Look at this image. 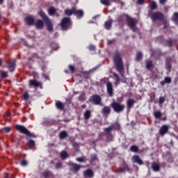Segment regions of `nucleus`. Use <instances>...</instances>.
Listing matches in <instances>:
<instances>
[{
    "label": "nucleus",
    "instance_id": "f257e3e1",
    "mask_svg": "<svg viewBox=\"0 0 178 178\" xmlns=\"http://www.w3.org/2000/svg\"><path fill=\"white\" fill-rule=\"evenodd\" d=\"M114 64L117 67L118 72L123 77V74L124 73V67L123 66V61L122 60V57L120 54L116 51L113 55Z\"/></svg>",
    "mask_w": 178,
    "mask_h": 178
},
{
    "label": "nucleus",
    "instance_id": "f03ea898",
    "mask_svg": "<svg viewBox=\"0 0 178 178\" xmlns=\"http://www.w3.org/2000/svg\"><path fill=\"white\" fill-rule=\"evenodd\" d=\"M111 106L116 113H120V112H123V111H124V104H120L118 102H113L111 104Z\"/></svg>",
    "mask_w": 178,
    "mask_h": 178
},
{
    "label": "nucleus",
    "instance_id": "7ed1b4c3",
    "mask_svg": "<svg viewBox=\"0 0 178 178\" xmlns=\"http://www.w3.org/2000/svg\"><path fill=\"white\" fill-rule=\"evenodd\" d=\"M127 22L129 27H130L132 31H137L138 29L137 26H136V24H137V19L131 17H128Z\"/></svg>",
    "mask_w": 178,
    "mask_h": 178
},
{
    "label": "nucleus",
    "instance_id": "20e7f679",
    "mask_svg": "<svg viewBox=\"0 0 178 178\" xmlns=\"http://www.w3.org/2000/svg\"><path fill=\"white\" fill-rule=\"evenodd\" d=\"M15 129L18 130L20 133H22V134H26V136H28L29 137H32L33 134L30 131H29V129H27L26 127L22 125H17L15 127Z\"/></svg>",
    "mask_w": 178,
    "mask_h": 178
},
{
    "label": "nucleus",
    "instance_id": "39448f33",
    "mask_svg": "<svg viewBox=\"0 0 178 178\" xmlns=\"http://www.w3.org/2000/svg\"><path fill=\"white\" fill-rule=\"evenodd\" d=\"M70 24H72V22H70V18L69 17L63 18L60 23L61 28L63 30L69 29V27H70Z\"/></svg>",
    "mask_w": 178,
    "mask_h": 178
},
{
    "label": "nucleus",
    "instance_id": "423d86ee",
    "mask_svg": "<svg viewBox=\"0 0 178 178\" xmlns=\"http://www.w3.org/2000/svg\"><path fill=\"white\" fill-rule=\"evenodd\" d=\"M89 101L95 104V105H100L102 99L101 98V97H99V95H95L90 97Z\"/></svg>",
    "mask_w": 178,
    "mask_h": 178
},
{
    "label": "nucleus",
    "instance_id": "0eeeda50",
    "mask_svg": "<svg viewBox=\"0 0 178 178\" xmlns=\"http://www.w3.org/2000/svg\"><path fill=\"white\" fill-rule=\"evenodd\" d=\"M152 19L154 22L155 20H162L163 19V14L162 13H154L152 15Z\"/></svg>",
    "mask_w": 178,
    "mask_h": 178
},
{
    "label": "nucleus",
    "instance_id": "6e6552de",
    "mask_svg": "<svg viewBox=\"0 0 178 178\" xmlns=\"http://www.w3.org/2000/svg\"><path fill=\"white\" fill-rule=\"evenodd\" d=\"M168 131H169V126L164 124L160 128L159 134L163 137V136L165 135Z\"/></svg>",
    "mask_w": 178,
    "mask_h": 178
},
{
    "label": "nucleus",
    "instance_id": "1a4fd4ad",
    "mask_svg": "<svg viewBox=\"0 0 178 178\" xmlns=\"http://www.w3.org/2000/svg\"><path fill=\"white\" fill-rule=\"evenodd\" d=\"M131 161L134 163H137L138 165H143V160L140 158L138 155H134L131 158Z\"/></svg>",
    "mask_w": 178,
    "mask_h": 178
},
{
    "label": "nucleus",
    "instance_id": "9d476101",
    "mask_svg": "<svg viewBox=\"0 0 178 178\" xmlns=\"http://www.w3.org/2000/svg\"><path fill=\"white\" fill-rule=\"evenodd\" d=\"M106 88L107 92L110 97H113V86H112V83L107 82L106 83Z\"/></svg>",
    "mask_w": 178,
    "mask_h": 178
},
{
    "label": "nucleus",
    "instance_id": "9b49d317",
    "mask_svg": "<svg viewBox=\"0 0 178 178\" xmlns=\"http://www.w3.org/2000/svg\"><path fill=\"white\" fill-rule=\"evenodd\" d=\"M24 22L29 26H33L34 25L35 19L33 16H28L24 19Z\"/></svg>",
    "mask_w": 178,
    "mask_h": 178
},
{
    "label": "nucleus",
    "instance_id": "f8f14e48",
    "mask_svg": "<svg viewBox=\"0 0 178 178\" xmlns=\"http://www.w3.org/2000/svg\"><path fill=\"white\" fill-rule=\"evenodd\" d=\"M74 15L75 16H76V17L78 19H81V17H83V16H84V12L83 11V10H77L75 8Z\"/></svg>",
    "mask_w": 178,
    "mask_h": 178
},
{
    "label": "nucleus",
    "instance_id": "ddd939ff",
    "mask_svg": "<svg viewBox=\"0 0 178 178\" xmlns=\"http://www.w3.org/2000/svg\"><path fill=\"white\" fill-rule=\"evenodd\" d=\"M102 113L104 116H109V114L111 113V108L108 106H104L102 109Z\"/></svg>",
    "mask_w": 178,
    "mask_h": 178
},
{
    "label": "nucleus",
    "instance_id": "4468645a",
    "mask_svg": "<svg viewBox=\"0 0 178 178\" xmlns=\"http://www.w3.org/2000/svg\"><path fill=\"white\" fill-rule=\"evenodd\" d=\"M76 7H73L72 8H67L65 10L64 13L66 16H72V15H74V10Z\"/></svg>",
    "mask_w": 178,
    "mask_h": 178
},
{
    "label": "nucleus",
    "instance_id": "2eb2a0df",
    "mask_svg": "<svg viewBox=\"0 0 178 178\" xmlns=\"http://www.w3.org/2000/svg\"><path fill=\"white\" fill-rule=\"evenodd\" d=\"M35 26L36 29H38V30H41L42 29L44 28V22H42V20L41 19H38L35 23Z\"/></svg>",
    "mask_w": 178,
    "mask_h": 178
},
{
    "label": "nucleus",
    "instance_id": "dca6fc26",
    "mask_svg": "<svg viewBox=\"0 0 178 178\" xmlns=\"http://www.w3.org/2000/svg\"><path fill=\"white\" fill-rule=\"evenodd\" d=\"M45 23L47 24L48 31L52 33L54 31V27L52 26V22H51V19H48L45 22Z\"/></svg>",
    "mask_w": 178,
    "mask_h": 178
},
{
    "label": "nucleus",
    "instance_id": "f3484780",
    "mask_svg": "<svg viewBox=\"0 0 178 178\" xmlns=\"http://www.w3.org/2000/svg\"><path fill=\"white\" fill-rule=\"evenodd\" d=\"M83 175L85 176V177H92V176H94V172H92V170L88 169L86 170V171H84Z\"/></svg>",
    "mask_w": 178,
    "mask_h": 178
},
{
    "label": "nucleus",
    "instance_id": "a211bd4d",
    "mask_svg": "<svg viewBox=\"0 0 178 178\" xmlns=\"http://www.w3.org/2000/svg\"><path fill=\"white\" fill-rule=\"evenodd\" d=\"M39 15L40 17H42L44 19V22L49 20V17L47 16V15L45 14V13H44V11H42V10H40L39 11Z\"/></svg>",
    "mask_w": 178,
    "mask_h": 178
},
{
    "label": "nucleus",
    "instance_id": "6ab92c4d",
    "mask_svg": "<svg viewBox=\"0 0 178 178\" xmlns=\"http://www.w3.org/2000/svg\"><path fill=\"white\" fill-rule=\"evenodd\" d=\"M159 164L158 163H152V169L154 170V172H159L160 169Z\"/></svg>",
    "mask_w": 178,
    "mask_h": 178
},
{
    "label": "nucleus",
    "instance_id": "aec40b11",
    "mask_svg": "<svg viewBox=\"0 0 178 178\" xmlns=\"http://www.w3.org/2000/svg\"><path fill=\"white\" fill-rule=\"evenodd\" d=\"M29 85L33 87H40L41 86V83L37 81L36 80H30Z\"/></svg>",
    "mask_w": 178,
    "mask_h": 178
},
{
    "label": "nucleus",
    "instance_id": "412c9836",
    "mask_svg": "<svg viewBox=\"0 0 178 178\" xmlns=\"http://www.w3.org/2000/svg\"><path fill=\"white\" fill-rule=\"evenodd\" d=\"M136 102V101L133 99H129L127 101V108L128 109H131V108H133V104Z\"/></svg>",
    "mask_w": 178,
    "mask_h": 178
},
{
    "label": "nucleus",
    "instance_id": "4be33fe9",
    "mask_svg": "<svg viewBox=\"0 0 178 178\" xmlns=\"http://www.w3.org/2000/svg\"><path fill=\"white\" fill-rule=\"evenodd\" d=\"M83 118L85 120H88L91 118V111L90 110H86L83 113Z\"/></svg>",
    "mask_w": 178,
    "mask_h": 178
},
{
    "label": "nucleus",
    "instance_id": "5701e85b",
    "mask_svg": "<svg viewBox=\"0 0 178 178\" xmlns=\"http://www.w3.org/2000/svg\"><path fill=\"white\" fill-rule=\"evenodd\" d=\"M81 168V166L79 165L78 164H72L71 165V170H74V172H79Z\"/></svg>",
    "mask_w": 178,
    "mask_h": 178
},
{
    "label": "nucleus",
    "instance_id": "b1692460",
    "mask_svg": "<svg viewBox=\"0 0 178 178\" xmlns=\"http://www.w3.org/2000/svg\"><path fill=\"white\" fill-rule=\"evenodd\" d=\"M104 27L106 30H111V27H112V20L106 21L104 23Z\"/></svg>",
    "mask_w": 178,
    "mask_h": 178
},
{
    "label": "nucleus",
    "instance_id": "393cba45",
    "mask_svg": "<svg viewBox=\"0 0 178 178\" xmlns=\"http://www.w3.org/2000/svg\"><path fill=\"white\" fill-rule=\"evenodd\" d=\"M15 64L13 62H8V68L9 69L10 72H13L15 69Z\"/></svg>",
    "mask_w": 178,
    "mask_h": 178
},
{
    "label": "nucleus",
    "instance_id": "a878e982",
    "mask_svg": "<svg viewBox=\"0 0 178 178\" xmlns=\"http://www.w3.org/2000/svg\"><path fill=\"white\" fill-rule=\"evenodd\" d=\"M59 137L60 140H64V138H66V137H67V132H66V131H60Z\"/></svg>",
    "mask_w": 178,
    "mask_h": 178
},
{
    "label": "nucleus",
    "instance_id": "bb28decb",
    "mask_svg": "<svg viewBox=\"0 0 178 178\" xmlns=\"http://www.w3.org/2000/svg\"><path fill=\"white\" fill-rule=\"evenodd\" d=\"M48 13L50 16H54V15H55V13H56V9L54 7H51L48 10Z\"/></svg>",
    "mask_w": 178,
    "mask_h": 178
},
{
    "label": "nucleus",
    "instance_id": "cd10ccee",
    "mask_svg": "<svg viewBox=\"0 0 178 178\" xmlns=\"http://www.w3.org/2000/svg\"><path fill=\"white\" fill-rule=\"evenodd\" d=\"M113 76L115 77V84L118 85L120 83V77L116 72H113Z\"/></svg>",
    "mask_w": 178,
    "mask_h": 178
},
{
    "label": "nucleus",
    "instance_id": "c85d7f7f",
    "mask_svg": "<svg viewBox=\"0 0 178 178\" xmlns=\"http://www.w3.org/2000/svg\"><path fill=\"white\" fill-rule=\"evenodd\" d=\"M172 20L175 22V24H178V13H174L172 15Z\"/></svg>",
    "mask_w": 178,
    "mask_h": 178
},
{
    "label": "nucleus",
    "instance_id": "c756f323",
    "mask_svg": "<svg viewBox=\"0 0 178 178\" xmlns=\"http://www.w3.org/2000/svg\"><path fill=\"white\" fill-rule=\"evenodd\" d=\"M100 2L105 6H111V0H100Z\"/></svg>",
    "mask_w": 178,
    "mask_h": 178
},
{
    "label": "nucleus",
    "instance_id": "7c9ffc66",
    "mask_svg": "<svg viewBox=\"0 0 178 178\" xmlns=\"http://www.w3.org/2000/svg\"><path fill=\"white\" fill-rule=\"evenodd\" d=\"M56 106L58 109H63L64 108L63 103H62V102H56Z\"/></svg>",
    "mask_w": 178,
    "mask_h": 178
},
{
    "label": "nucleus",
    "instance_id": "2f4dec72",
    "mask_svg": "<svg viewBox=\"0 0 178 178\" xmlns=\"http://www.w3.org/2000/svg\"><path fill=\"white\" fill-rule=\"evenodd\" d=\"M154 116L156 118V119H160V118L162 116V113H161V111H154Z\"/></svg>",
    "mask_w": 178,
    "mask_h": 178
},
{
    "label": "nucleus",
    "instance_id": "473e14b6",
    "mask_svg": "<svg viewBox=\"0 0 178 178\" xmlns=\"http://www.w3.org/2000/svg\"><path fill=\"white\" fill-rule=\"evenodd\" d=\"M42 175L45 178L52 177V174L49 171H44Z\"/></svg>",
    "mask_w": 178,
    "mask_h": 178
},
{
    "label": "nucleus",
    "instance_id": "72a5a7b5",
    "mask_svg": "<svg viewBox=\"0 0 178 178\" xmlns=\"http://www.w3.org/2000/svg\"><path fill=\"white\" fill-rule=\"evenodd\" d=\"M130 151H131V152H138V147L136 145H132L130 147Z\"/></svg>",
    "mask_w": 178,
    "mask_h": 178
},
{
    "label": "nucleus",
    "instance_id": "f704fd0d",
    "mask_svg": "<svg viewBox=\"0 0 178 178\" xmlns=\"http://www.w3.org/2000/svg\"><path fill=\"white\" fill-rule=\"evenodd\" d=\"M60 158L61 159H66L67 158V152L63 151L60 152Z\"/></svg>",
    "mask_w": 178,
    "mask_h": 178
},
{
    "label": "nucleus",
    "instance_id": "c9c22d12",
    "mask_svg": "<svg viewBox=\"0 0 178 178\" xmlns=\"http://www.w3.org/2000/svg\"><path fill=\"white\" fill-rule=\"evenodd\" d=\"M22 98L24 99V101H29V99L30 98V95H29L28 92H24L22 95Z\"/></svg>",
    "mask_w": 178,
    "mask_h": 178
},
{
    "label": "nucleus",
    "instance_id": "e433bc0d",
    "mask_svg": "<svg viewBox=\"0 0 178 178\" xmlns=\"http://www.w3.org/2000/svg\"><path fill=\"white\" fill-rule=\"evenodd\" d=\"M149 6L150 9L154 10V9H156V3L155 1H151Z\"/></svg>",
    "mask_w": 178,
    "mask_h": 178
},
{
    "label": "nucleus",
    "instance_id": "4c0bfd02",
    "mask_svg": "<svg viewBox=\"0 0 178 178\" xmlns=\"http://www.w3.org/2000/svg\"><path fill=\"white\" fill-rule=\"evenodd\" d=\"M35 144V143H34V140H30L28 143V145H29V148H33V147H34Z\"/></svg>",
    "mask_w": 178,
    "mask_h": 178
},
{
    "label": "nucleus",
    "instance_id": "58836bf2",
    "mask_svg": "<svg viewBox=\"0 0 178 178\" xmlns=\"http://www.w3.org/2000/svg\"><path fill=\"white\" fill-rule=\"evenodd\" d=\"M126 169H129V167H127V165H125L124 168H120L118 170V173H123V172H124V170Z\"/></svg>",
    "mask_w": 178,
    "mask_h": 178
},
{
    "label": "nucleus",
    "instance_id": "ea45409f",
    "mask_svg": "<svg viewBox=\"0 0 178 178\" xmlns=\"http://www.w3.org/2000/svg\"><path fill=\"white\" fill-rule=\"evenodd\" d=\"M151 66H152V60H149L146 62V67L147 69H151Z\"/></svg>",
    "mask_w": 178,
    "mask_h": 178
},
{
    "label": "nucleus",
    "instance_id": "a19ab883",
    "mask_svg": "<svg viewBox=\"0 0 178 178\" xmlns=\"http://www.w3.org/2000/svg\"><path fill=\"white\" fill-rule=\"evenodd\" d=\"M164 102H165V97H160L159 99V102H158L159 105H162V104H163Z\"/></svg>",
    "mask_w": 178,
    "mask_h": 178
},
{
    "label": "nucleus",
    "instance_id": "79ce46f5",
    "mask_svg": "<svg viewBox=\"0 0 178 178\" xmlns=\"http://www.w3.org/2000/svg\"><path fill=\"white\" fill-rule=\"evenodd\" d=\"M143 58V54L141 52H138L136 54V60H140Z\"/></svg>",
    "mask_w": 178,
    "mask_h": 178
},
{
    "label": "nucleus",
    "instance_id": "37998d69",
    "mask_svg": "<svg viewBox=\"0 0 178 178\" xmlns=\"http://www.w3.org/2000/svg\"><path fill=\"white\" fill-rule=\"evenodd\" d=\"M1 77L2 79H5V77H8V72H2L1 73Z\"/></svg>",
    "mask_w": 178,
    "mask_h": 178
},
{
    "label": "nucleus",
    "instance_id": "c03bdc74",
    "mask_svg": "<svg viewBox=\"0 0 178 178\" xmlns=\"http://www.w3.org/2000/svg\"><path fill=\"white\" fill-rule=\"evenodd\" d=\"M164 81L165 83H166L167 84H169L170 83H172V79L170 77H165L164 79Z\"/></svg>",
    "mask_w": 178,
    "mask_h": 178
},
{
    "label": "nucleus",
    "instance_id": "a18cd8bd",
    "mask_svg": "<svg viewBox=\"0 0 178 178\" xmlns=\"http://www.w3.org/2000/svg\"><path fill=\"white\" fill-rule=\"evenodd\" d=\"M69 70H70L71 73H73L74 72V66L70 65H69Z\"/></svg>",
    "mask_w": 178,
    "mask_h": 178
},
{
    "label": "nucleus",
    "instance_id": "49530a36",
    "mask_svg": "<svg viewBox=\"0 0 178 178\" xmlns=\"http://www.w3.org/2000/svg\"><path fill=\"white\" fill-rule=\"evenodd\" d=\"M105 131H111V130H113V127H109L108 128H105Z\"/></svg>",
    "mask_w": 178,
    "mask_h": 178
},
{
    "label": "nucleus",
    "instance_id": "de8ad7c7",
    "mask_svg": "<svg viewBox=\"0 0 178 178\" xmlns=\"http://www.w3.org/2000/svg\"><path fill=\"white\" fill-rule=\"evenodd\" d=\"M3 131H5L6 133H9L10 131V127L3 128Z\"/></svg>",
    "mask_w": 178,
    "mask_h": 178
},
{
    "label": "nucleus",
    "instance_id": "09e8293b",
    "mask_svg": "<svg viewBox=\"0 0 178 178\" xmlns=\"http://www.w3.org/2000/svg\"><path fill=\"white\" fill-rule=\"evenodd\" d=\"M76 161L78 162H84V158L83 157H79L76 159Z\"/></svg>",
    "mask_w": 178,
    "mask_h": 178
},
{
    "label": "nucleus",
    "instance_id": "8fccbe9b",
    "mask_svg": "<svg viewBox=\"0 0 178 178\" xmlns=\"http://www.w3.org/2000/svg\"><path fill=\"white\" fill-rule=\"evenodd\" d=\"M21 165H22V166H26V165H27V161H26V160L22 161L21 162Z\"/></svg>",
    "mask_w": 178,
    "mask_h": 178
},
{
    "label": "nucleus",
    "instance_id": "3c124183",
    "mask_svg": "<svg viewBox=\"0 0 178 178\" xmlns=\"http://www.w3.org/2000/svg\"><path fill=\"white\" fill-rule=\"evenodd\" d=\"M166 1L167 0H159V3H161V5H165V3H166Z\"/></svg>",
    "mask_w": 178,
    "mask_h": 178
},
{
    "label": "nucleus",
    "instance_id": "603ef678",
    "mask_svg": "<svg viewBox=\"0 0 178 178\" xmlns=\"http://www.w3.org/2000/svg\"><path fill=\"white\" fill-rule=\"evenodd\" d=\"M89 49H90V51H95V47L92 46V45H90V46H89Z\"/></svg>",
    "mask_w": 178,
    "mask_h": 178
},
{
    "label": "nucleus",
    "instance_id": "864d4df0",
    "mask_svg": "<svg viewBox=\"0 0 178 178\" xmlns=\"http://www.w3.org/2000/svg\"><path fill=\"white\" fill-rule=\"evenodd\" d=\"M56 169H59L60 168H62V163H58L56 165Z\"/></svg>",
    "mask_w": 178,
    "mask_h": 178
},
{
    "label": "nucleus",
    "instance_id": "5fc2aeb1",
    "mask_svg": "<svg viewBox=\"0 0 178 178\" xmlns=\"http://www.w3.org/2000/svg\"><path fill=\"white\" fill-rule=\"evenodd\" d=\"M145 0H138V3L139 4V5H143V3H144V1H145Z\"/></svg>",
    "mask_w": 178,
    "mask_h": 178
},
{
    "label": "nucleus",
    "instance_id": "6e6d98bb",
    "mask_svg": "<svg viewBox=\"0 0 178 178\" xmlns=\"http://www.w3.org/2000/svg\"><path fill=\"white\" fill-rule=\"evenodd\" d=\"M172 44H173V42L172 40H168V47H172Z\"/></svg>",
    "mask_w": 178,
    "mask_h": 178
},
{
    "label": "nucleus",
    "instance_id": "4d7b16f0",
    "mask_svg": "<svg viewBox=\"0 0 178 178\" xmlns=\"http://www.w3.org/2000/svg\"><path fill=\"white\" fill-rule=\"evenodd\" d=\"M91 159H92V161H95V159H97V155H92Z\"/></svg>",
    "mask_w": 178,
    "mask_h": 178
},
{
    "label": "nucleus",
    "instance_id": "13d9d810",
    "mask_svg": "<svg viewBox=\"0 0 178 178\" xmlns=\"http://www.w3.org/2000/svg\"><path fill=\"white\" fill-rule=\"evenodd\" d=\"M166 119H167V118H166V116H165V117H163V118H161V120L165 121V120H166Z\"/></svg>",
    "mask_w": 178,
    "mask_h": 178
},
{
    "label": "nucleus",
    "instance_id": "bf43d9fd",
    "mask_svg": "<svg viewBox=\"0 0 178 178\" xmlns=\"http://www.w3.org/2000/svg\"><path fill=\"white\" fill-rule=\"evenodd\" d=\"M165 81H162L161 83V86H165Z\"/></svg>",
    "mask_w": 178,
    "mask_h": 178
},
{
    "label": "nucleus",
    "instance_id": "052dcab7",
    "mask_svg": "<svg viewBox=\"0 0 178 178\" xmlns=\"http://www.w3.org/2000/svg\"><path fill=\"white\" fill-rule=\"evenodd\" d=\"M3 3V0H0V5H2Z\"/></svg>",
    "mask_w": 178,
    "mask_h": 178
},
{
    "label": "nucleus",
    "instance_id": "680f3d73",
    "mask_svg": "<svg viewBox=\"0 0 178 178\" xmlns=\"http://www.w3.org/2000/svg\"><path fill=\"white\" fill-rule=\"evenodd\" d=\"M0 66H2V60L0 59Z\"/></svg>",
    "mask_w": 178,
    "mask_h": 178
},
{
    "label": "nucleus",
    "instance_id": "e2e57ef3",
    "mask_svg": "<svg viewBox=\"0 0 178 178\" xmlns=\"http://www.w3.org/2000/svg\"><path fill=\"white\" fill-rule=\"evenodd\" d=\"M8 175L7 173L5 174V177L8 178Z\"/></svg>",
    "mask_w": 178,
    "mask_h": 178
},
{
    "label": "nucleus",
    "instance_id": "0e129e2a",
    "mask_svg": "<svg viewBox=\"0 0 178 178\" xmlns=\"http://www.w3.org/2000/svg\"><path fill=\"white\" fill-rule=\"evenodd\" d=\"M164 26H165V27H166V22H164Z\"/></svg>",
    "mask_w": 178,
    "mask_h": 178
},
{
    "label": "nucleus",
    "instance_id": "69168bd1",
    "mask_svg": "<svg viewBox=\"0 0 178 178\" xmlns=\"http://www.w3.org/2000/svg\"><path fill=\"white\" fill-rule=\"evenodd\" d=\"M10 113H8V116H10Z\"/></svg>",
    "mask_w": 178,
    "mask_h": 178
},
{
    "label": "nucleus",
    "instance_id": "338daca9",
    "mask_svg": "<svg viewBox=\"0 0 178 178\" xmlns=\"http://www.w3.org/2000/svg\"><path fill=\"white\" fill-rule=\"evenodd\" d=\"M167 69H169V67H167Z\"/></svg>",
    "mask_w": 178,
    "mask_h": 178
},
{
    "label": "nucleus",
    "instance_id": "774afa93",
    "mask_svg": "<svg viewBox=\"0 0 178 178\" xmlns=\"http://www.w3.org/2000/svg\"><path fill=\"white\" fill-rule=\"evenodd\" d=\"M0 19H1V16H0Z\"/></svg>",
    "mask_w": 178,
    "mask_h": 178
}]
</instances>
